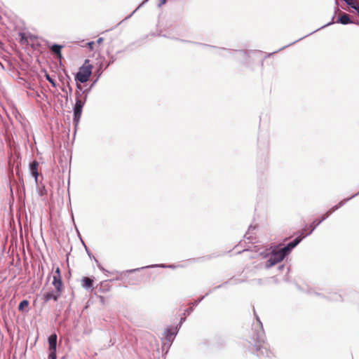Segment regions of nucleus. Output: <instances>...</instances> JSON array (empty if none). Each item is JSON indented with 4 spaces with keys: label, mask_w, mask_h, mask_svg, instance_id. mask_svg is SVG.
Wrapping results in <instances>:
<instances>
[{
    "label": "nucleus",
    "mask_w": 359,
    "mask_h": 359,
    "mask_svg": "<svg viewBox=\"0 0 359 359\" xmlns=\"http://www.w3.org/2000/svg\"><path fill=\"white\" fill-rule=\"evenodd\" d=\"M301 241V238H296L292 242L287 244V246L281 248L280 250L273 251L269 257L266 262V267H271L276 264L280 262L287 254L294 248L299 242Z\"/></svg>",
    "instance_id": "obj_1"
},
{
    "label": "nucleus",
    "mask_w": 359,
    "mask_h": 359,
    "mask_svg": "<svg viewBox=\"0 0 359 359\" xmlns=\"http://www.w3.org/2000/svg\"><path fill=\"white\" fill-rule=\"evenodd\" d=\"M93 67L90 63L89 60H86L83 65L79 68V72L76 74L75 80L80 83H86L89 80L92 74Z\"/></svg>",
    "instance_id": "obj_2"
},
{
    "label": "nucleus",
    "mask_w": 359,
    "mask_h": 359,
    "mask_svg": "<svg viewBox=\"0 0 359 359\" xmlns=\"http://www.w3.org/2000/svg\"><path fill=\"white\" fill-rule=\"evenodd\" d=\"M84 105V101L81 100L79 98H76V104L74 109V120L76 122H79L82 112V108Z\"/></svg>",
    "instance_id": "obj_3"
},
{
    "label": "nucleus",
    "mask_w": 359,
    "mask_h": 359,
    "mask_svg": "<svg viewBox=\"0 0 359 359\" xmlns=\"http://www.w3.org/2000/svg\"><path fill=\"white\" fill-rule=\"evenodd\" d=\"M344 203V201L339 202L337 205L333 206L331 209H330L327 212H326L324 215H322L321 219H316L313 222H316V224L317 226L326 218H327L332 212L338 210Z\"/></svg>",
    "instance_id": "obj_4"
},
{
    "label": "nucleus",
    "mask_w": 359,
    "mask_h": 359,
    "mask_svg": "<svg viewBox=\"0 0 359 359\" xmlns=\"http://www.w3.org/2000/svg\"><path fill=\"white\" fill-rule=\"evenodd\" d=\"M131 272L132 271L125 273L123 276L125 280H128V283L131 285H136L142 280L143 277L142 276L131 275Z\"/></svg>",
    "instance_id": "obj_5"
},
{
    "label": "nucleus",
    "mask_w": 359,
    "mask_h": 359,
    "mask_svg": "<svg viewBox=\"0 0 359 359\" xmlns=\"http://www.w3.org/2000/svg\"><path fill=\"white\" fill-rule=\"evenodd\" d=\"M350 8L348 11L357 13L359 15V0H342Z\"/></svg>",
    "instance_id": "obj_6"
},
{
    "label": "nucleus",
    "mask_w": 359,
    "mask_h": 359,
    "mask_svg": "<svg viewBox=\"0 0 359 359\" xmlns=\"http://www.w3.org/2000/svg\"><path fill=\"white\" fill-rule=\"evenodd\" d=\"M52 284L55 288V292L62 295L64 290V285L62 278L53 277Z\"/></svg>",
    "instance_id": "obj_7"
},
{
    "label": "nucleus",
    "mask_w": 359,
    "mask_h": 359,
    "mask_svg": "<svg viewBox=\"0 0 359 359\" xmlns=\"http://www.w3.org/2000/svg\"><path fill=\"white\" fill-rule=\"evenodd\" d=\"M39 163L36 161H33L29 165V170L32 175L34 177L35 182L38 183L39 173L38 172Z\"/></svg>",
    "instance_id": "obj_8"
},
{
    "label": "nucleus",
    "mask_w": 359,
    "mask_h": 359,
    "mask_svg": "<svg viewBox=\"0 0 359 359\" xmlns=\"http://www.w3.org/2000/svg\"><path fill=\"white\" fill-rule=\"evenodd\" d=\"M60 296H61V294H58L56 292H46L43 294V299L46 302L50 301V299L57 301Z\"/></svg>",
    "instance_id": "obj_9"
},
{
    "label": "nucleus",
    "mask_w": 359,
    "mask_h": 359,
    "mask_svg": "<svg viewBox=\"0 0 359 359\" xmlns=\"http://www.w3.org/2000/svg\"><path fill=\"white\" fill-rule=\"evenodd\" d=\"M337 22L341 23L342 25H347L349 23H352L353 22L351 20L350 16L348 14L342 13L341 14H340Z\"/></svg>",
    "instance_id": "obj_10"
},
{
    "label": "nucleus",
    "mask_w": 359,
    "mask_h": 359,
    "mask_svg": "<svg viewBox=\"0 0 359 359\" xmlns=\"http://www.w3.org/2000/svg\"><path fill=\"white\" fill-rule=\"evenodd\" d=\"M81 286L86 289L93 287V280L89 277H83L81 280Z\"/></svg>",
    "instance_id": "obj_11"
},
{
    "label": "nucleus",
    "mask_w": 359,
    "mask_h": 359,
    "mask_svg": "<svg viewBox=\"0 0 359 359\" xmlns=\"http://www.w3.org/2000/svg\"><path fill=\"white\" fill-rule=\"evenodd\" d=\"M49 350H56L57 346V335L55 334H51L48 338Z\"/></svg>",
    "instance_id": "obj_12"
},
{
    "label": "nucleus",
    "mask_w": 359,
    "mask_h": 359,
    "mask_svg": "<svg viewBox=\"0 0 359 359\" xmlns=\"http://www.w3.org/2000/svg\"><path fill=\"white\" fill-rule=\"evenodd\" d=\"M62 46L54 44L50 48L51 51L54 54H55L60 60L62 58L61 53V49L62 48Z\"/></svg>",
    "instance_id": "obj_13"
},
{
    "label": "nucleus",
    "mask_w": 359,
    "mask_h": 359,
    "mask_svg": "<svg viewBox=\"0 0 359 359\" xmlns=\"http://www.w3.org/2000/svg\"><path fill=\"white\" fill-rule=\"evenodd\" d=\"M316 227H317V225L316 224V222H313L311 224V225L309 226V229H310L309 231L306 232V229H304L303 230V232L302 233V235L300 236H299L298 238H301V240H302L303 238H304L307 235L310 234Z\"/></svg>",
    "instance_id": "obj_14"
},
{
    "label": "nucleus",
    "mask_w": 359,
    "mask_h": 359,
    "mask_svg": "<svg viewBox=\"0 0 359 359\" xmlns=\"http://www.w3.org/2000/svg\"><path fill=\"white\" fill-rule=\"evenodd\" d=\"M175 331L172 329H168L165 332V338L168 341H172L175 337Z\"/></svg>",
    "instance_id": "obj_15"
},
{
    "label": "nucleus",
    "mask_w": 359,
    "mask_h": 359,
    "mask_svg": "<svg viewBox=\"0 0 359 359\" xmlns=\"http://www.w3.org/2000/svg\"><path fill=\"white\" fill-rule=\"evenodd\" d=\"M29 301H28V300H26V299L22 300V301L20 303V304H19V306H18V310H19L20 311H24V309H25V308H27V307L29 306Z\"/></svg>",
    "instance_id": "obj_16"
},
{
    "label": "nucleus",
    "mask_w": 359,
    "mask_h": 359,
    "mask_svg": "<svg viewBox=\"0 0 359 359\" xmlns=\"http://www.w3.org/2000/svg\"><path fill=\"white\" fill-rule=\"evenodd\" d=\"M45 77L51 83L53 87L55 88L57 86L55 81L50 77V76L47 72H46L45 74Z\"/></svg>",
    "instance_id": "obj_17"
},
{
    "label": "nucleus",
    "mask_w": 359,
    "mask_h": 359,
    "mask_svg": "<svg viewBox=\"0 0 359 359\" xmlns=\"http://www.w3.org/2000/svg\"><path fill=\"white\" fill-rule=\"evenodd\" d=\"M50 351V353H49V355H48V358L49 359H56V350H49Z\"/></svg>",
    "instance_id": "obj_18"
},
{
    "label": "nucleus",
    "mask_w": 359,
    "mask_h": 359,
    "mask_svg": "<svg viewBox=\"0 0 359 359\" xmlns=\"http://www.w3.org/2000/svg\"><path fill=\"white\" fill-rule=\"evenodd\" d=\"M53 277L62 278L60 269L57 267Z\"/></svg>",
    "instance_id": "obj_19"
},
{
    "label": "nucleus",
    "mask_w": 359,
    "mask_h": 359,
    "mask_svg": "<svg viewBox=\"0 0 359 359\" xmlns=\"http://www.w3.org/2000/svg\"><path fill=\"white\" fill-rule=\"evenodd\" d=\"M95 43L94 41H91V42H89V43H88V46L90 47V48L91 50H93V46L95 45Z\"/></svg>",
    "instance_id": "obj_20"
},
{
    "label": "nucleus",
    "mask_w": 359,
    "mask_h": 359,
    "mask_svg": "<svg viewBox=\"0 0 359 359\" xmlns=\"http://www.w3.org/2000/svg\"><path fill=\"white\" fill-rule=\"evenodd\" d=\"M104 39L103 38H99L97 40V44H100L102 41H103Z\"/></svg>",
    "instance_id": "obj_21"
}]
</instances>
